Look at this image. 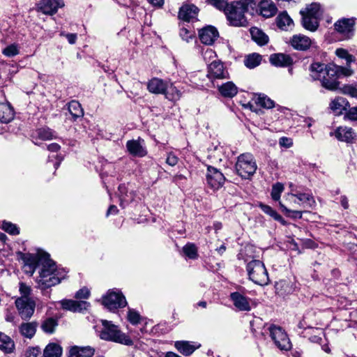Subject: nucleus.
Here are the masks:
<instances>
[{"instance_id":"obj_9","label":"nucleus","mask_w":357,"mask_h":357,"mask_svg":"<svg viewBox=\"0 0 357 357\" xmlns=\"http://www.w3.org/2000/svg\"><path fill=\"white\" fill-rule=\"evenodd\" d=\"M270 334L275 345L282 350H288L291 348V343L286 333L282 328L271 326L269 328Z\"/></svg>"},{"instance_id":"obj_35","label":"nucleus","mask_w":357,"mask_h":357,"mask_svg":"<svg viewBox=\"0 0 357 357\" xmlns=\"http://www.w3.org/2000/svg\"><path fill=\"white\" fill-rule=\"evenodd\" d=\"M164 95L167 99L176 101L180 99L181 93L172 83L167 82V89Z\"/></svg>"},{"instance_id":"obj_19","label":"nucleus","mask_w":357,"mask_h":357,"mask_svg":"<svg viewBox=\"0 0 357 357\" xmlns=\"http://www.w3.org/2000/svg\"><path fill=\"white\" fill-rule=\"evenodd\" d=\"M291 45L297 50H306L312 44L311 39L303 34L294 35L290 39Z\"/></svg>"},{"instance_id":"obj_6","label":"nucleus","mask_w":357,"mask_h":357,"mask_svg":"<svg viewBox=\"0 0 357 357\" xmlns=\"http://www.w3.org/2000/svg\"><path fill=\"white\" fill-rule=\"evenodd\" d=\"M237 174L244 179L250 178L256 172L257 165L254 156L248 153L241 154L235 165Z\"/></svg>"},{"instance_id":"obj_3","label":"nucleus","mask_w":357,"mask_h":357,"mask_svg":"<svg viewBox=\"0 0 357 357\" xmlns=\"http://www.w3.org/2000/svg\"><path fill=\"white\" fill-rule=\"evenodd\" d=\"M353 74L354 70L351 68L337 66L334 63L328 64L325 75L320 79L321 86L328 90L335 91L339 87V78L350 77Z\"/></svg>"},{"instance_id":"obj_32","label":"nucleus","mask_w":357,"mask_h":357,"mask_svg":"<svg viewBox=\"0 0 357 357\" xmlns=\"http://www.w3.org/2000/svg\"><path fill=\"white\" fill-rule=\"evenodd\" d=\"M14 111L8 103H0V121L8 123L13 119Z\"/></svg>"},{"instance_id":"obj_18","label":"nucleus","mask_w":357,"mask_h":357,"mask_svg":"<svg viewBox=\"0 0 357 357\" xmlns=\"http://www.w3.org/2000/svg\"><path fill=\"white\" fill-rule=\"evenodd\" d=\"M230 299L234 305L240 311H250L251 306L249 299L239 292H233L230 294Z\"/></svg>"},{"instance_id":"obj_61","label":"nucleus","mask_w":357,"mask_h":357,"mask_svg":"<svg viewBox=\"0 0 357 357\" xmlns=\"http://www.w3.org/2000/svg\"><path fill=\"white\" fill-rule=\"evenodd\" d=\"M279 144L281 146H284L286 148H289L292 146V140L287 137H281L279 141Z\"/></svg>"},{"instance_id":"obj_21","label":"nucleus","mask_w":357,"mask_h":357,"mask_svg":"<svg viewBox=\"0 0 357 357\" xmlns=\"http://www.w3.org/2000/svg\"><path fill=\"white\" fill-rule=\"evenodd\" d=\"M61 307L73 312H82L87 310L90 304L86 301H77L74 300L65 299L61 301Z\"/></svg>"},{"instance_id":"obj_57","label":"nucleus","mask_w":357,"mask_h":357,"mask_svg":"<svg viewBox=\"0 0 357 357\" xmlns=\"http://www.w3.org/2000/svg\"><path fill=\"white\" fill-rule=\"evenodd\" d=\"M89 295V290L86 287H83L80 289L78 291H77V293L75 294V298L78 299L88 298Z\"/></svg>"},{"instance_id":"obj_26","label":"nucleus","mask_w":357,"mask_h":357,"mask_svg":"<svg viewBox=\"0 0 357 357\" xmlns=\"http://www.w3.org/2000/svg\"><path fill=\"white\" fill-rule=\"evenodd\" d=\"M276 24L280 29L288 31L294 25L293 20L286 11L280 13L276 17Z\"/></svg>"},{"instance_id":"obj_29","label":"nucleus","mask_w":357,"mask_h":357,"mask_svg":"<svg viewBox=\"0 0 357 357\" xmlns=\"http://www.w3.org/2000/svg\"><path fill=\"white\" fill-rule=\"evenodd\" d=\"M261 15L266 18L273 17L277 12V7L271 0H263L259 4Z\"/></svg>"},{"instance_id":"obj_37","label":"nucleus","mask_w":357,"mask_h":357,"mask_svg":"<svg viewBox=\"0 0 357 357\" xmlns=\"http://www.w3.org/2000/svg\"><path fill=\"white\" fill-rule=\"evenodd\" d=\"M62 348L56 343H50L44 349V357H61Z\"/></svg>"},{"instance_id":"obj_12","label":"nucleus","mask_w":357,"mask_h":357,"mask_svg":"<svg viewBox=\"0 0 357 357\" xmlns=\"http://www.w3.org/2000/svg\"><path fill=\"white\" fill-rule=\"evenodd\" d=\"M225 181V178L222 172L213 167H208L206 182L211 188L214 190L219 189L222 186Z\"/></svg>"},{"instance_id":"obj_10","label":"nucleus","mask_w":357,"mask_h":357,"mask_svg":"<svg viewBox=\"0 0 357 357\" xmlns=\"http://www.w3.org/2000/svg\"><path fill=\"white\" fill-rule=\"evenodd\" d=\"M15 305L23 319H28L33 314L36 303L31 298L20 297L15 301Z\"/></svg>"},{"instance_id":"obj_14","label":"nucleus","mask_w":357,"mask_h":357,"mask_svg":"<svg viewBox=\"0 0 357 357\" xmlns=\"http://www.w3.org/2000/svg\"><path fill=\"white\" fill-rule=\"evenodd\" d=\"M63 6V0H40L36 5V9L43 14L52 15L57 12L59 8Z\"/></svg>"},{"instance_id":"obj_64","label":"nucleus","mask_w":357,"mask_h":357,"mask_svg":"<svg viewBox=\"0 0 357 357\" xmlns=\"http://www.w3.org/2000/svg\"><path fill=\"white\" fill-rule=\"evenodd\" d=\"M310 342H314V343H318V344H322L323 343V340L321 337L319 336H317V335H312L310 337Z\"/></svg>"},{"instance_id":"obj_39","label":"nucleus","mask_w":357,"mask_h":357,"mask_svg":"<svg viewBox=\"0 0 357 357\" xmlns=\"http://www.w3.org/2000/svg\"><path fill=\"white\" fill-rule=\"evenodd\" d=\"M254 101L257 105L266 109H271L275 106L274 101L264 94H259L254 98Z\"/></svg>"},{"instance_id":"obj_24","label":"nucleus","mask_w":357,"mask_h":357,"mask_svg":"<svg viewBox=\"0 0 357 357\" xmlns=\"http://www.w3.org/2000/svg\"><path fill=\"white\" fill-rule=\"evenodd\" d=\"M167 82L161 79L154 77L149 81L147 89L152 93L164 94L167 89Z\"/></svg>"},{"instance_id":"obj_54","label":"nucleus","mask_w":357,"mask_h":357,"mask_svg":"<svg viewBox=\"0 0 357 357\" xmlns=\"http://www.w3.org/2000/svg\"><path fill=\"white\" fill-rule=\"evenodd\" d=\"M210 3L220 10L223 12L227 8L229 3H227V0H208Z\"/></svg>"},{"instance_id":"obj_60","label":"nucleus","mask_w":357,"mask_h":357,"mask_svg":"<svg viewBox=\"0 0 357 357\" xmlns=\"http://www.w3.org/2000/svg\"><path fill=\"white\" fill-rule=\"evenodd\" d=\"M347 116L351 120L357 121V106L350 108L347 113Z\"/></svg>"},{"instance_id":"obj_55","label":"nucleus","mask_w":357,"mask_h":357,"mask_svg":"<svg viewBox=\"0 0 357 357\" xmlns=\"http://www.w3.org/2000/svg\"><path fill=\"white\" fill-rule=\"evenodd\" d=\"M179 35L183 40L188 42L193 37V31L186 27H181Z\"/></svg>"},{"instance_id":"obj_1","label":"nucleus","mask_w":357,"mask_h":357,"mask_svg":"<svg viewBox=\"0 0 357 357\" xmlns=\"http://www.w3.org/2000/svg\"><path fill=\"white\" fill-rule=\"evenodd\" d=\"M38 263L39 276L36 278V283L40 289L52 287L65 279L67 274L66 269L59 267L47 252L40 253Z\"/></svg>"},{"instance_id":"obj_27","label":"nucleus","mask_w":357,"mask_h":357,"mask_svg":"<svg viewBox=\"0 0 357 357\" xmlns=\"http://www.w3.org/2000/svg\"><path fill=\"white\" fill-rule=\"evenodd\" d=\"M95 349L91 347L74 346L69 350V357H91Z\"/></svg>"},{"instance_id":"obj_34","label":"nucleus","mask_w":357,"mask_h":357,"mask_svg":"<svg viewBox=\"0 0 357 357\" xmlns=\"http://www.w3.org/2000/svg\"><path fill=\"white\" fill-rule=\"evenodd\" d=\"M252 38L259 45H264L268 42V37L261 29L257 27L250 29Z\"/></svg>"},{"instance_id":"obj_52","label":"nucleus","mask_w":357,"mask_h":357,"mask_svg":"<svg viewBox=\"0 0 357 357\" xmlns=\"http://www.w3.org/2000/svg\"><path fill=\"white\" fill-rule=\"evenodd\" d=\"M128 320L132 324H137L140 321V315L137 311L130 309L128 312Z\"/></svg>"},{"instance_id":"obj_7","label":"nucleus","mask_w":357,"mask_h":357,"mask_svg":"<svg viewBox=\"0 0 357 357\" xmlns=\"http://www.w3.org/2000/svg\"><path fill=\"white\" fill-rule=\"evenodd\" d=\"M249 279L254 283L263 286L269 282L267 270L264 263L259 260H252L246 267Z\"/></svg>"},{"instance_id":"obj_63","label":"nucleus","mask_w":357,"mask_h":357,"mask_svg":"<svg viewBox=\"0 0 357 357\" xmlns=\"http://www.w3.org/2000/svg\"><path fill=\"white\" fill-rule=\"evenodd\" d=\"M60 146L56 143H52L48 145L47 149L52 152H57L60 149Z\"/></svg>"},{"instance_id":"obj_33","label":"nucleus","mask_w":357,"mask_h":357,"mask_svg":"<svg viewBox=\"0 0 357 357\" xmlns=\"http://www.w3.org/2000/svg\"><path fill=\"white\" fill-rule=\"evenodd\" d=\"M348 102L342 97H337L333 100L330 103L331 109L336 114H340L343 110H345Z\"/></svg>"},{"instance_id":"obj_50","label":"nucleus","mask_w":357,"mask_h":357,"mask_svg":"<svg viewBox=\"0 0 357 357\" xmlns=\"http://www.w3.org/2000/svg\"><path fill=\"white\" fill-rule=\"evenodd\" d=\"M1 228L11 235H17L20 234L19 228L15 225L10 222L3 221Z\"/></svg>"},{"instance_id":"obj_13","label":"nucleus","mask_w":357,"mask_h":357,"mask_svg":"<svg viewBox=\"0 0 357 357\" xmlns=\"http://www.w3.org/2000/svg\"><path fill=\"white\" fill-rule=\"evenodd\" d=\"M41 252H44L42 250H38L36 255L31 253H22L20 252L19 255L20 259L24 263V271L25 273L32 275L35 272L37 266L39 267L38 257Z\"/></svg>"},{"instance_id":"obj_15","label":"nucleus","mask_w":357,"mask_h":357,"mask_svg":"<svg viewBox=\"0 0 357 357\" xmlns=\"http://www.w3.org/2000/svg\"><path fill=\"white\" fill-rule=\"evenodd\" d=\"M199 36L202 43L211 45L218 38L219 33L215 27L207 26L199 31Z\"/></svg>"},{"instance_id":"obj_47","label":"nucleus","mask_w":357,"mask_h":357,"mask_svg":"<svg viewBox=\"0 0 357 357\" xmlns=\"http://www.w3.org/2000/svg\"><path fill=\"white\" fill-rule=\"evenodd\" d=\"M57 326L56 321L53 318L45 319L42 324L41 328L45 333H52Z\"/></svg>"},{"instance_id":"obj_22","label":"nucleus","mask_w":357,"mask_h":357,"mask_svg":"<svg viewBox=\"0 0 357 357\" xmlns=\"http://www.w3.org/2000/svg\"><path fill=\"white\" fill-rule=\"evenodd\" d=\"M270 62L276 67H289L293 63L292 58L284 54H273L270 56Z\"/></svg>"},{"instance_id":"obj_56","label":"nucleus","mask_w":357,"mask_h":357,"mask_svg":"<svg viewBox=\"0 0 357 357\" xmlns=\"http://www.w3.org/2000/svg\"><path fill=\"white\" fill-rule=\"evenodd\" d=\"M19 291L20 292L21 297L30 298L29 296L31 293V288L30 286L24 282H20Z\"/></svg>"},{"instance_id":"obj_4","label":"nucleus","mask_w":357,"mask_h":357,"mask_svg":"<svg viewBox=\"0 0 357 357\" xmlns=\"http://www.w3.org/2000/svg\"><path fill=\"white\" fill-rule=\"evenodd\" d=\"M302 17L303 26L307 31L314 32L319 26V20L323 14L321 5L317 3H312L300 11Z\"/></svg>"},{"instance_id":"obj_46","label":"nucleus","mask_w":357,"mask_h":357,"mask_svg":"<svg viewBox=\"0 0 357 357\" xmlns=\"http://www.w3.org/2000/svg\"><path fill=\"white\" fill-rule=\"evenodd\" d=\"M20 46L17 43H13L6 46L3 50V55L8 57H13L20 53Z\"/></svg>"},{"instance_id":"obj_31","label":"nucleus","mask_w":357,"mask_h":357,"mask_svg":"<svg viewBox=\"0 0 357 357\" xmlns=\"http://www.w3.org/2000/svg\"><path fill=\"white\" fill-rule=\"evenodd\" d=\"M327 68L328 65L324 63L319 62L312 63L310 67V76L314 80H320L324 75H325Z\"/></svg>"},{"instance_id":"obj_44","label":"nucleus","mask_w":357,"mask_h":357,"mask_svg":"<svg viewBox=\"0 0 357 357\" xmlns=\"http://www.w3.org/2000/svg\"><path fill=\"white\" fill-rule=\"evenodd\" d=\"M37 135L39 139L42 140H51L56 138V135L49 128H42L37 130Z\"/></svg>"},{"instance_id":"obj_43","label":"nucleus","mask_w":357,"mask_h":357,"mask_svg":"<svg viewBox=\"0 0 357 357\" xmlns=\"http://www.w3.org/2000/svg\"><path fill=\"white\" fill-rule=\"evenodd\" d=\"M261 61V56L256 53L252 54L246 56L244 63L248 68H254L258 66Z\"/></svg>"},{"instance_id":"obj_11","label":"nucleus","mask_w":357,"mask_h":357,"mask_svg":"<svg viewBox=\"0 0 357 357\" xmlns=\"http://www.w3.org/2000/svg\"><path fill=\"white\" fill-rule=\"evenodd\" d=\"M354 19L342 18L334 24V28L344 39H349L354 34Z\"/></svg>"},{"instance_id":"obj_25","label":"nucleus","mask_w":357,"mask_h":357,"mask_svg":"<svg viewBox=\"0 0 357 357\" xmlns=\"http://www.w3.org/2000/svg\"><path fill=\"white\" fill-rule=\"evenodd\" d=\"M126 148L129 153L135 157H144L147 153L145 148L137 140L128 141Z\"/></svg>"},{"instance_id":"obj_36","label":"nucleus","mask_w":357,"mask_h":357,"mask_svg":"<svg viewBox=\"0 0 357 357\" xmlns=\"http://www.w3.org/2000/svg\"><path fill=\"white\" fill-rule=\"evenodd\" d=\"M296 196L300 202L301 208H312L315 204V201L310 193H296Z\"/></svg>"},{"instance_id":"obj_16","label":"nucleus","mask_w":357,"mask_h":357,"mask_svg":"<svg viewBox=\"0 0 357 357\" xmlns=\"http://www.w3.org/2000/svg\"><path fill=\"white\" fill-rule=\"evenodd\" d=\"M207 75L210 79H223L227 77V72L220 61H213L208 65Z\"/></svg>"},{"instance_id":"obj_40","label":"nucleus","mask_w":357,"mask_h":357,"mask_svg":"<svg viewBox=\"0 0 357 357\" xmlns=\"http://www.w3.org/2000/svg\"><path fill=\"white\" fill-rule=\"evenodd\" d=\"M335 54L337 57L342 59H344L346 61V66L351 68V64L356 61V58L352 54H349V52L343 48H337L335 50Z\"/></svg>"},{"instance_id":"obj_30","label":"nucleus","mask_w":357,"mask_h":357,"mask_svg":"<svg viewBox=\"0 0 357 357\" xmlns=\"http://www.w3.org/2000/svg\"><path fill=\"white\" fill-rule=\"evenodd\" d=\"M0 349L5 354H12L15 351V344L8 335L0 332Z\"/></svg>"},{"instance_id":"obj_2","label":"nucleus","mask_w":357,"mask_h":357,"mask_svg":"<svg viewBox=\"0 0 357 357\" xmlns=\"http://www.w3.org/2000/svg\"><path fill=\"white\" fill-rule=\"evenodd\" d=\"M252 0H240L231 1L224 11L229 24L234 26H248V21L245 17Z\"/></svg>"},{"instance_id":"obj_59","label":"nucleus","mask_w":357,"mask_h":357,"mask_svg":"<svg viewBox=\"0 0 357 357\" xmlns=\"http://www.w3.org/2000/svg\"><path fill=\"white\" fill-rule=\"evenodd\" d=\"M40 354V351L38 347L29 348L25 354L26 357H38Z\"/></svg>"},{"instance_id":"obj_51","label":"nucleus","mask_w":357,"mask_h":357,"mask_svg":"<svg viewBox=\"0 0 357 357\" xmlns=\"http://www.w3.org/2000/svg\"><path fill=\"white\" fill-rule=\"evenodd\" d=\"M259 207L265 213L270 215L273 219H280V214H278L277 211L272 208L271 206L260 204Z\"/></svg>"},{"instance_id":"obj_58","label":"nucleus","mask_w":357,"mask_h":357,"mask_svg":"<svg viewBox=\"0 0 357 357\" xmlns=\"http://www.w3.org/2000/svg\"><path fill=\"white\" fill-rule=\"evenodd\" d=\"M178 162V157L173 153H169L166 159V162L172 166H175Z\"/></svg>"},{"instance_id":"obj_48","label":"nucleus","mask_w":357,"mask_h":357,"mask_svg":"<svg viewBox=\"0 0 357 357\" xmlns=\"http://www.w3.org/2000/svg\"><path fill=\"white\" fill-rule=\"evenodd\" d=\"M284 200L287 202L289 207L293 208H298L300 207V202L298 199L296 194L288 193L284 197Z\"/></svg>"},{"instance_id":"obj_49","label":"nucleus","mask_w":357,"mask_h":357,"mask_svg":"<svg viewBox=\"0 0 357 357\" xmlns=\"http://www.w3.org/2000/svg\"><path fill=\"white\" fill-rule=\"evenodd\" d=\"M284 190V185L281 183H276L272 186L271 197L274 201H279L281 193Z\"/></svg>"},{"instance_id":"obj_41","label":"nucleus","mask_w":357,"mask_h":357,"mask_svg":"<svg viewBox=\"0 0 357 357\" xmlns=\"http://www.w3.org/2000/svg\"><path fill=\"white\" fill-rule=\"evenodd\" d=\"M68 111L75 119L82 116L84 114L81 105L76 100H72L69 102Z\"/></svg>"},{"instance_id":"obj_8","label":"nucleus","mask_w":357,"mask_h":357,"mask_svg":"<svg viewBox=\"0 0 357 357\" xmlns=\"http://www.w3.org/2000/svg\"><path fill=\"white\" fill-rule=\"evenodd\" d=\"M102 305L110 310H116L119 307H123L127 305L124 296L119 291H109L105 296L102 297Z\"/></svg>"},{"instance_id":"obj_28","label":"nucleus","mask_w":357,"mask_h":357,"mask_svg":"<svg viewBox=\"0 0 357 357\" xmlns=\"http://www.w3.org/2000/svg\"><path fill=\"white\" fill-rule=\"evenodd\" d=\"M38 324L35 321L24 322L19 326L20 335L28 339H31L36 334Z\"/></svg>"},{"instance_id":"obj_20","label":"nucleus","mask_w":357,"mask_h":357,"mask_svg":"<svg viewBox=\"0 0 357 357\" xmlns=\"http://www.w3.org/2000/svg\"><path fill=\"white\" fill-rule=\"evenodd\" d=\"M176 349L183 355L188 356L196 349L201 347V344L196 342L177 341L174 344Z\"/></svg>"},{"instance_id":"obj_17","label":"nucleus","mask_w":357,"mask_h":357,"mask_svg":"<svg viewBox=\"0 0 357 357\" xmlns=\"http://www.w3.org/2000/svg\"><path fill=\"white\" fill-rule=\"evenodd\" d=\"M333 135L338 140L347 143L353 142L356 137V135L352 128L347 126H340L337 128L334 133L331 132V136H333Z\"/></svg>"},{"instance_id":"obj_23","label":"nucleus","mask_w":357,"mask_h":357,"mask_svg":"<svg viewBox=\"0 0 357 357\" xmlns=\"http://www.w3.org/2000/svg\"><path fill=\"white\" fill-rule=\"evenodd\" d=\"M198 10L197 7L194 5H183L179 10L178 17L185 22H189L190 20L196 17Z\"/></svg>"},{"instance_id":"obj_62","label":"nucleus","mask_w":357,"mask_h":357,"mask_svg":"<svg viewBox=\"0 0 357 357\" xmlns=\"http://www.w3.org/2000/svg\"><path fill=\"white\" fill-rule=\"evenodd\" d=\"M66 37L70 44H75L77 40V34L75 33H67Z\"/></svg>"},{"instance_id":"obj_38","label":"nucleus","mask_w":357,"mask_h":357,"mask_svg":"<svg viewBox=\"0 0 357 357\" xmlns=\"http://www.w3.org/2000/svg\"><path fill=\"white\" fill-rule=\"evenodd\" d=\"M220 93L225 97L232 98L237 93V87L231 82H228L219 87Z\"/></svg>"},{"instance_id":"obj_45","label":"nucleus","mask_w":357,"mask_h":357,"mask_svg":"<svg viewBox=\"0 0 357 357\" xmlns=\"http://www.w3.org/2000/svg\"><path fill=\"white\" fill-rule=\"evenodd\" d=\"M184 254L190 259H195L198 257L197 248L194 243H188L183 248Z\"/></svg>"},{"instance_id":"obj_42","label":"nucleus","mask_w":357,"mask_h":357,"mask_svg":"<svg viewBox=\"0 0 357 357\" xmlns=\"http://www.w3.org/2000/svg\"><path fill=\"white\" fill-rule=\"evenodd\" d=\"M279 206L282 210V211L288 217L294 218V219H301L302 218V211L299 210L290 209L286 205H284L282 202H279Z\"/></svg>"},{"instance_id":"obj_5","label":"nucleus","mask_w":357,"mask_h":357,"mask_svg":"<svg viewBox=\"0 0 357 357\" xmlns=\"http://www.w3.org/2000/svg\"><path fill=\"white\" fill-rule=\"evenodd\" d=\"M102 328L100 332V337L101 339L125 345L132 344V340L128 335L121 333L117 326L107 320H102Z\"/></svg>"},{"instance_id":"obj_53","label":"nucleus","mask_w":357,"mask_h":357,"mask_svg":"<svg viewBox=\"0 0 357 357\" xmlns=\"http://www.w3.org/2000/svg\"><path fill=\"white\" fill-rule=\"evenodd\" d=\"M344 94L349 95L353 98H357V86L356 85H345L342 89Z\"/></svg>"}]
</instances>
